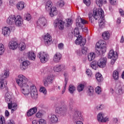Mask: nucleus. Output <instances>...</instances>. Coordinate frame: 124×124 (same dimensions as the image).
<instances>
[{
  "label": "nucleus",
  "mask_w": 124,
  "mask_h": 124,
  "mask_svg": "<svg viewBox=\"0 0 124 124\" xmlns=\"http://www.w3.org/2000/svg\"><path fill=\"white\" fill-rule=\"evenodd\" d=\"M67 82H68V78H65V85L64 86V88L66 90V86L67 85Z\"/></svg>",
  "instance_id": "obj_55"
},
{
  "label": "nucleus",
  "mask_w": 124,
  "mask_h": 124,
  "mask_svg": "<svg viewBox=\"0 0 124 124\" xmlns=\"http://www.w3.org/2000/svg\"><path fill=\"white\" fill-rule=\"evenodd\" d=\"M96 108L97 110H102V109H103V106L102 105H99Z\"/></svg>",
  "instance_id": "obj_53"
},
{
  "label": "nucleus",
  "mask_w": 124,
  "mask_h": 124,
  "mask_svg": "<svg viewBox=\"0 0 124 124\" xmlns=\"http://www.w3.org/2000/svg\"><path fill=\"white\" fill-rule=\"evenodd\" d=\"M98 11V12H100V16H99V17H100L99 19V26L101 29H102V28L104 27L105 23V19H104V12L102 9H99Z\"/></svg>",
  "instance_id": "obj_9"
},
{
  "label": "nucleus",
  "mask_w": 124,
  "mask_h": 124,
  "mask_svg": "<svg viewBox=\"0 0 124 124\" xmlns=\"http://www.w3.org/2000/svg\"><path fill=\"white\" fill-rule=\"evenodd\" d=\"M95 91L96 92V93H97V94H99L100 93H101V88L100 87L98 86L95 89Z\"/></svg>",
  "instance_id": "obj_48"
},
{
  "label": "nucleus",
  "mask_w": 124,
  "mask_h": 124,
  "mask_svg": "<svg viewBox=\"0 0 124 124\" xmlns=\"http://www.w3.org/2000/svg\"><path fill=\"white\" fill-rule=\"evenodd\" d=\"M80 28H81V29L83 31H85V32L88 31V28L87 27L83 28V26H81V27H80Z\"/></svg>",
  "instance_id": "obj_63"
},
{
  "label": "nucleus",
  "mask_w": 124,
  "mask_h": 124,
  "mask_svg": "<svg viewBox=\"0 0 124 124\" xmlns=\"http://www.w3.org/2000/svg\"><path fill=\"white\" fill-rule=\"evenodd\" d=\"M37 57L42 63H46L49 61V55L46 52H40L38 53Z\"/></svg>",
  "instance_id": "obj_7"
},
{
  "label": "nucleus",
  "mask_w": 124,
  "mask_h": 124,
  "mask_svg": "<svg viewBox=\"0 0 124 124\" xmlns=\"http://www.w3.org/2000/svg\"><path fill=\"white\" fill-rule=\"evenodd\" d=\"M15 23L16 27H21L23 24V18L20 16H15Z\"/></svg>",
  "instance_id": "obj_15"
},
{
  "label": "nucleus",
  "mask_w": 124,
  "mask_h": 124,
  "mask_svg": "<svg viewBox=\"0 0 124 124\" xmlns=\"http://www.w3.org/2000/svg\"><path fill=\"white\" fill-rule=\"evenodd\" d=\"M24 19L26 20V21H30L31 19V16L30 14H26L25 15Z\"/></svg>",
  "instance_id": "obj_43"
},
{
  "label": "nucleus",
  "mask_w": 124,
  "mask_h": 124,
  "mask_svg": "<svg viewBox=\"0 0 124 124\" xmlns=\"http://www.w3.org/2000/svg\"><path fill=\"white\" fill-rule=\"evenodd\" d=\"M83 2L87 6H90L91 5V0H83Z\"/></svg>",
  "instance_id": "obj_49"
},
{
  "label": "nucleus",
  "mask_w": 124,
  "mask_h": 124,
  "mask_svg": "<svg viewBox=\"0 0 124 124\" xmlns=\"http://www.w3.org/2000/svg\"><path fill=\"white\" fill-rule=\"evenodd\" d=\"M74 35L77 39L75 41V43L77 45H80V46H84L86 44V39H83L82 36L80 35V32L78 28H75L74 31Z\"/></svg>",
  "instance_id": "obj_4"
},
{
  "label": "nucleus",
  "mask_w": 124,
  "mask_h": 124,
  "mask_svg": "<svg viewBox=\"0 0 124 124\" xmlns=\"http://www.w3.org/2000/svg\"><path fill=\"white\" fill-rule=\"evenodd\" d=\"M50 122L52 124H56L58 122V117L55 115H52L50 118Z\"/></svg>",
  "instance_id": "obj_33"
},
{
  "label": "nucleus",
  "mask_w": 124,
  "mask_h": 124,
  "mask_svg": "<svg viewBox=\"0 0 124 124\" xmlns=\"http://www.w3.org/2000/svg\"><path fill=\"white\" fill-rule=\"evenodd\" d=\"M9 77V72L7 71H5L3 75L0 76V78L3 80H5L6 78H8Z\"/></svg>",
  "instance_id": "obj_31"
},
{
  "label": "nucleus",
  "mask_w": 124,
  "mask_h": 124,
  "mask_svg": "<svg viewBox=\"0 0 124 124\" xmlns=\"http://www.w3.org/2000/svg\"><path fill=\"white\" fill-rule=\"evenodd\" d=\"M43 82H44V84L45 87H48V85H49V82L48 81V80H46L45 78L43 80Z\"/></svg>",
  "instance_id": "obj_51"
},
{
  "label": "nucleus",
  "mask_w": 124,
  "mask_h": 124,
  "mask_svg": "<svg viewBox=\"0 0 124 124\" xmlns=\"http://www.w3.org/2000/svg\"><path fill=\"white\" fill-rule=\"evenodd\" d=\"M57 4L60 7H63L64 6V1L60 0L57 2Z\"/></svg>",
  "instance_id": "obj_42"
},
{
  "label": "nucleus",
  "mask_w": 124,
  "mask_h": 124,
  "mask_svg": "<svg viewBox=\"0 0 124 124\" xmlns=\"http://www.w3.org/2000/svg\"><path fill=\"white\" fill-rule=\"evenodd\" d=\"M39 124H47L46 123V121L44 119H40L39 121Z\"/></svg>",
  "instance_id": "obj_52"
},
{
  "label": "nucleus",
  "mask_w": 124,
  "mask_h": 124,
  "mask_svg": "<svg viewBox=\"0 0 124 124\" xmlns=\"http://www.w3.org/2000/svg\"><path fill=\"white\" fill-rule=\"evenodd\" d=\"M7 124H15V123H14V121H13L9 120L8 121Z\"/></svg>",
  "instance_id": "obj_64"
},
{
  "label": "nucleus",
  "mask_w": 124,
  "mask_h": 124,
  "mask_svg": "<svg viewBox=\"0 0 124 124\" xmlns=\"http://www.w3.org/2000/svg\"><path fill=\"white\" fill-rule=\"evenodd\" d=\"M6 85H7V81H6V80L0 78V90L4 89Z\"/></svg>",
  "instance_id": "obj_24"
},
{
  "label": "nucleus",
  "mask_w": 124,
  "mask_h": 124,
  "mask_svg": "<svg viewBox=\"0 0 124 124\" xmlns=\"http://www.w3.org/2000/svg\"><path fill=\"white\" fill-rule=\"evenodd\" d=\"M109 2L111 4H115L117 2V0H109Z\"/></svg>",
  "instance_id": "obj_61"
},
{
  "label": "nucleus",
  "mask_w": 124,
  "mask_h": 124,
  "mask_svg": "<svg viewBox=\"0 0 124 124\" xmlns=\"http://www.w3.org/2000/svg\"><path fill=\"white\" fill-rule=\"evenodd\" d=\"M15 15L10 16L7 19V23L8 25H13L15 23Z\"/></svg>",
  "instance_id": "obj_21"
},
{
  "label": "nucleus",
  "mask_w": 124,
  "mask_h": 124,
  "mask_svg": "<svg viewBox=\"0 0 124 124\" xmlns=\"http://www.w3.org/2000/svg\"><path fill=\"white\" fill-rule=\"evenodd\" d=\"M36 118H38V119H40L43 117V113L40 112V111L38 112L36 114Z\"/></svg>",
  "instance_id": "obj_46"
},
{
  "label": "nucleus",
  "mask_w": 124,
  "mask_h": 124,
  "mask_svg": "<svg viewBox=\"0 0 124 124\" xmlns=\"http://www.w3.org/2000/svg\"><path fill=\"white\" fill-rule=\"evenodd\" d=\"M30 62L28 61H24L20 65L21 70H25V69H27V68H28V65H30Z\"/></svg>",
  "instance_id": "obj_22"
},
{
  "label": "nucleus",
  "mask_w": 124,
  "mask_h": 124,
  "mask_svg": "<svg viewBox=\"0 0 124 124\" xmlns=\"http://www.w3.org/2000/svg\"><path fill=\"white\" fill-rule=\"evenodd\" d=\"M11 31L9 28L5 27L2 29V33L4 36H9Z\"/></svg>",
  "instance_id": "obj_19"
},
{
  "label": "nucleus",
  "mask_w": 124,
  "mask_h": 124,
  "mask_svg": "<svg viewBox=\"0 0 124 124\" xmlns=\"http://www.w3.org/2000/svg\"><path fill=\"white\" fill-rule=\"evenodd\" d=\"M69 106L70 107V109H72L73 107V101H70L69 103Z\"/></svg>",
  "instance_id": "obj_60"
},
{
  "label": "nucleus",
  "mask_w": 124,
  "mask_h": 124,
  "mask_svg": "<svg viewBox=\"0 0 124 124\" xmlns=\"http://www.w3.org/2000/svg\"><path fill=\"white\" fill-rule=\"evenodd\" d=\"M67 109L65 108V106H64L63 107L61 108V107H57L56 109V113H62V112H64V111H66Z\"/></svg>",
  "instance_id": "obj_28"
},
{
  "label": "nucleus",
  "mask_w": 124,
  "mask_h": 124,
  "mask_svg": "<svg viewBox=\"0 0 124 124\" xmlns=\"http://www.w3.org/2000/svg\"><path fill=\"white\" fill-rule=\"evenodd\" d=\"M8 46L9 49L11 50H16L18 47L20 51H23L26 49V45L24 42H21L18 45V43H17L16 41H11L9 43Z\"/></svg>",
  "instance_id": "obj_3"
},
{
  "label": "nucleus",
  "mask_w": 124,
  "mask_h": 124,
  "mask_svg": "<svg viewBox=\"0 0 124 124\" xmlns=\"http://www.w3.org/2000/svg\"><path fill=\"white\" fill-rule=\"evenodd\" d=\"M93 92H94V89L93 87L90 86L88 91V94L90 95V96L93 95Z\"/></svg>",
  "instance_id": "obj_35"
},
{
  "label": "nucleus",
  "mask_w": 124,
  "mask_h": 124,
  "mask_svg": "<svg viewBox=\"0 0 124 124\" xmlns=\"http://www.w3.org/2000/svg\"><path fill=\"white\" fill-rule=\"evenodd\" d=\"M124 87H121L119 86V93H123L124 92Z\"/></svg>",
  "instance_id": "obj_57"
},
{
  "label": "nucleus",
  "mask_w": 124,
  "mask_h": 124,
  "mask_svg": "<svg viewBox=\"0 0 124 124\" xmlns=\"http://www.w3.org/2000/svg\"><path fill=\"white\" fill-rule=\"evenodd\" d=\"M0 124H5V120H4V117L3 116L0 117Z\"/></svg>",
  "instance_id": "obj_50"
},
{
  "label": "nucleus",
  "mask_w": 124,
  "mask_h": 124,
  "mask_svg": "<svg viewBox=\"0 0 124 124\" xmlns=\"http://www.w3.org/2000/svg\"><path fill=\"white\" fill-rule=\"evenodd\" d=\"M40 93H43L44 94H46L47 93V90H46V88L44 87H41L40 89Z\"/></svg>",
  "instance_id": "obj_44"
},
{
  "label": "nucleus",
  "mask_w": 124,
  "mask_h": 124,
  "mask_svg": "<svg viewBox=\"0 0 124 124\" xmlns=\"http://www.w3.org/2000/svg\"><path fill=\"white\" fill-rule=\"evenodd\" d=\"M16 7L18 10H23L25 8V3L23 1L18 2L16 5Z\"/></svg>",
  "instance_id": "obj_26"
},
{
  "label": "nucleus",
  "mask_w": 124,
  "mask_h": 124,
  "mask_svg": "<svg viewBox=\"0 0 124 124\" xmlns=\"http://www.w3.org/2000/svg\"><path fill=\"white\" fill-rule=\"evenodd\" d=\"M119 13L120 14H121V16H122L123 17V16H124V11L123 9H119Z\"/></svg>",
  "instance_id": "obj_56"
},
{
  "label": "nucleus",
  "mask_w": 124,
  "mask_h": 124,
  "mask_svg": "<svg viewBox=\"0 0 124 124\" xmlns=\"http://www.w3.org/2000/svg\"><path fill=\"white\" fill-rule=\"evenodd\" d=\"M18 78V79H16V83L21 88V93L24 95L30 94L31 90L30 89V86L28 85V79L23 75H19Z\"/></svg>",
  "instance_id": "obj_1"
},
{
  "label": "nucleus",
  "mask_w": 124,
  "mask_h": 124,
  "mask_svg": "<svg viewBox=\"0 0 124 124\" xmlns=\"http://www.w3.org/2000/svg\"><path fill=\"white\" fill-rule=\"evenodd\" d=\"M86 74L88 75V76H91L92 75V71L90 69H88L86 70Z\"/></svg>",
  "instance_id": "obj_59"
},
{
  "label": "nucleus",
  "mask_w": 124,
  "mask_h": 124,
  "mask_svg": "<svg viewBox=\"0 0 124 124\" xmlns=\"http://www.w3.org/2000/svg\"><path fill=\"white\" fill-rule=\"evenodd\" d=\"M72 24V20L71 19H68L66 23V27H69L70 25Z\"/></svg>",
  "instance_id": "obj_47"
},
{
  "label": "nucleus",
  "mask_w": 124,
  "mask_h": 124,
  "mask_svg": "<svg viewBox=\"0 0 124 124\" xmlns=\"http://www.w3.org/2000/svg\"><path fill=\"white\" fill-rule=\"evenodd\" d=\"M102 37L105 40H108L110 37V33L108 31L104 32L102 34Z\"/></svg>",
  "instance_id": "obj_29"
},
{
  "label": "nucleus",
  "mask_w": 124,
  "mask_h": 124,
  "mask_svg": "<svg viewBox=\"0 0 124 124\" xmlns=\"http://www.w3.org/2000/svg\"><path fill=\"white\" fill-rule=\"evenodd\" d=\"M52 5L53 3H52V1H51V0L47 1L46 5V9L47 10H50V9L49 15L51 17H54V16H56V15L58 14V11L57 10V8H56V7H52ZM51 7L52 8H51Z\"/></svg>",
  "instance_id": "obj_6"
},
{
  "label": "nucleus",
  "mask_w": 124,
  "mask_h": 124,
  "mask_svg": "<svg viewBox=\"0 0 124 124\" xmlns=\"http://www.w3.org/2000/svg\"><path fill=\"white\" fill-rule=\"evenodd\" d=\"M58 48L60 50H62L63 48V44L62 43H60L58 45Z\"/></svg>",
  "instance_id": "obj_58"
},
{
  "label": "nucleus",
  "mask_w": 124,
  "mask_h": 124,
  "mask_svg": "<svg viewBox=\"0 0 124 124\" xmlns=\"http://www.w3.org/2000/svg\"><path fill=\"white\" fill-rule=\"evenodd\" d=\"M95 2L97 5L100 7L103 4V0H95Z\"/></svg>",
  "instance_id": "obj_41"
},
{
  "label": "nucleus",
  "mask_w": 124,
  "mask_h": 124,
  "mask_svg": "<svg viewBox=\"0 0 124 124\" xmlns=\"http://www.w3.org/2000/svg\"><path fill=\"white\" fill-rule=\"evenodd\" d=\"M108 57L109 59H111L112 60H117L118 59V55L115 54V51L113 49H111L109 51Z\"/></svg>",
  "instance_id": "obj_18"
},
{
  "label": "nucleus",
  "mask_w": 124,
  "mask_h": 124,
  "mask_svg": "<svg viewBox=\"0 0 124 124\" xmlns=\"http://www.w3.org/2000/svg\"><path fill=\"white\" fill-rule=\"evenodd\" d=\"M112 76L114 80H118L119 79V72L116 70L114 71Z\"/></svg>",
  "instance_id": "obj_36"
},
{
  "label": "nucleus",
  "mask_w": 124,
  "mask_h": 124,
  "mask_svg": "<svg viewBox=\"0 0 124 124\" xmlns=\"http://www.w3.org/2000/svg\"><path fill=\"white\" fill-rule=\"evenodd\" d=\"M81 52L82 54L86 55L87 54V52H88V47L86 46L82 47Z\"/></svg>",
  "instance_id": "obj_45"
},
{
  "label": "nucleus",
  "mask_w": 124,
  "mask_h": 124,
  "mask_svg": "<svg viewBox=\"0 0 124 124\" xmlns=\"http://www.w3.org/2000/svg\"><path fill=\"white\" fill-rule=\"evenodd\" d=\"M84 88H85V86L83 84H80L78 86L77 90L79 92H82L84 90Z\"/></svg>",
  "instance_id": "obj_40"
},
{
  "label": "nucleus",
  "mask_w": 124,
  "mask_h": 124,
  "mask_svg": "<svg viewBox=\"0 0 124 124\" xmlns=\"http://www.w3.org/2000/svg\"><path fill=\"white\" fill-rule=\"evenodd\" d=\"M47 23V20L45 17H40L37 22V25L40 27H45Z\"/></svg>",
  "instance_id": "obj_16"
},
{
  "label": "nucleus",
  "mask_w": 124,
  "mask_h": 124,
  "mask_svg": "<svg viewBox=\"0 0 124 124\" xmlns=\"http://www.w3.org/2000/svg\"><path fill=\"white\" fill-rule=\"evenodd\" d=\"M97 121L99 123H106L108 122V119L107 117H104V114L102 113H99L97 115Z\"/></svg>",
  "instance_id": "obj_14"
},
{
  "label": "nucleus",
  "mask_w": 124,
  "mask_h": 124,
  "mask_svg": "<svg viewBox=\"0 0 124 124\" xmlns=\"http://www.w3.org/2000/svg\"><path fill=\"white\" fill-rule=\"evenodd\" d=\"M5 100L8 103V108L11 110V113H13L17 110V104L12 103V96L9 93H6Z\"/></svg>",
  "instance_id": "obj_2"
},
{
  "label": "nucleus",
  "mask_w": 124,
  "mask_h": 124,
  "mask_svg": "<svg viewBox=\"0 0 124 124\" xmlns=\"http://www.w3.org/2000/svg\"><path fill=\"white\" fill-rule=\"evenodd\" d=\"M82 24H83V25H86V24H88V21L81 18V27H82Z\"/></svg>",
  "instance_id": "obj_54"
},
{
  "label": "nucleus",
  "mask_w": 124,
  "mask_h": 124,
  "mask_svg": "<svg viewBox=\"0 0 124 124\" xmlns=\"http://www.w3.org/2000/svg\"><path fill=\"white\" fill-rule=\"evenodd\" d=\"M4 51H5L4 45L2 44H0V55H2L4 53Z\"/></svg>",
  "instance_id": "obj_39"
},
{
  "label": "nucleus",
  "mask_w": 124,
  "mask_h": 124,
  "mask_svg": "<svg viewBox=\"0 0 124 124\" xmlns=\"http://www.w3.org/2000/svg\"><path fill=\"white\" fill-rule=\"evenodd\" d=\"M9 111H8V110H6L5 111V117H9Z\"/></svg>",
  "instance_id": "obj_62"
},
{
  "label": "nucleus",
  "mask_w": 124,
  "mask_h": 124,
  "mask_svg": "<svg viewBox=\"0 0 124 124\" xmlns=\"http://www.w3.org/2000/svg\"><path fill=\"white\" fill-rule=\"evenodd\" d=\"M106 62H107V58L102 57L97 62V65L101 68H103V67L106 66Z\"/></svg>",
  "instance_id": "obj_11"
},
{
  "label": "nucleus",
  "mask_w": 124,
  "mask_h": 124,
  "mask_svg": "<svg viewBox=\"0 0 124 124\" xmlns=\"http://www.w3.org/2000/svg\"><path fill=\"white\" fill-rule=\"evenodd\" d=\"M65 68L64 65H56L53 68V70L55 72H61L62 70H64Z\"/></svg>",
  "instance_id": "obj_20"
},
{
  "label": "nucleus",
  "mask_w": 124,
  "mask_h": 124,
  "mask_svg": "<svg viewBox=\"0 0 124 124\" xmlns=\"http://www.w3.org/2000/svg\"><path fill=\"white\" fill-rule=\"evenodd\" d=\"M37 112V108L36 107H34L32 108H31L27 112V116L28 117H31V116H32L34 114H35Z\"/></svg>",
  "instance_id": "obj_23"
},
{
  "label": "nucleus",
  "mask_w": 124,
  "mask_h": 124,
  "mask_svg": "<svg viewBox=\"0 0 124 124\" xmlns=\"http://www.w3.org/2000/svg\"><path fill=\"white\" fill-rule=\"evenodd\" d=\"M96 47L98 49H95L96 52L97 54H104L106 52V42L103 40H100L98 43L96 44Z\"/></svg>",
  "instance_id": "obj_5"
},
{
  "label": "nucleus",
  "mask_w": 124,
  "mask_h": 124,
  "mask_svg": "<svg viewBox=\"0 0 124 124\" xmlns=\"http://www.w3.org/2000/svg\"><path fill=\"white\" fill-rule=\"evenodd\" d=\"M91 66L93 69L95 70L96 69V66H97V62L96 61H93L91 63Z\"/></svg>",
  "instance_id": "obj_38"
},
{
  "label": "nucleus",
  "mask_w": 124,
  "mask_h": 124,
  "mask_svg": "<svg viewBox=\"0 0 124 124\" xmlns=\"http://www.w3.org/2000/svg\"><path fill=\"white\" fill-rule=\"evenodd\" d=\"M99 9L93 10V15H89V18L91 23H93L95 20H97L98 18H99V16H100V12H99Z\"/></svg>",
  "instance_id": "obj_8"
},
{
  "label": "nucleus",
  "mask_w": 124,
  "mask_h": 124,
  "mask_svg": "<svg viewBox=\"0 0 124 124\" xmlns=\"http://www.w3.org/2000/svg\"><path fill=\"white\" fill-rule=\"evenodd\" d=\"M31 95L32 98H35L37 97L38 93L37 89H36V87L35 85H32L31 86Z\"/></svg>",
  "instance_id": "obj_12"
},
{
  "label": "nucleus",
  "mask_w": 124,
  "mask_h": 124,
  "mask_svg": "<svg viewBox=\"0 0 124 124\" xmlns=\"http://www.w3.org/2000/svg\"><path fill=\"white\" fill-rule=\"evenodd\" d=\"M45 79L48 82L49 84H52L53 80H54V76L53 75H48Z\"/></svg>",
  "instance_id": "obj_27"
},
{
  "label": "nucleus",
  "mask_w": 124,
  "mask_h": 124,
  "mask_svg": "<svg viewBox=\"0 0 124 124\" xmlns=\"http://www.w3.org/2000/svg\"><path fill=\"white\" fill-rule=\"evenodd\" d=\"M27 56L29 60H31V61H34L36 57L35 56V54H34V52H33L32 51H30L29 52H28Z\"/></svg>",
  "instance_id": "obj_25"
},
{
  "label": "nucleus",
  "mask_w": 124,
  "mask_h": 124,
  "mask_svg": "<svg viewBox=\"0 0 124 124\" xmlns=\"http://www.w3.org/2000/svg\"><path fill=\"white\" fill-rule=\"evenodd\" d=\"M95 58V54L93 52H91L88 55V61L89 62H92V61H93V60H94V58Z\"/></svg>",
  "instance_id": "obj_30"
},
{
  "label": "nucleus",
  "mask_w": 124,
  "mask_h": 124,
  "mask_svg": "<svg viewBox=\"0 0 124 124\" xmlns=\"http://www.w3.org/2000/svg\"><path fill=\"white\" fill-rule=\"evenodd\" d=\"M44 40L46 45H51L52 43V36L49 33H47L44 37Z\"/></svg>",
  "instance_id": "obj_13"
},
{
  "label": "nucleus",
  "mask_w": 124,
  "mask_h": 124,
  "mask_svg": "<svg viewBox=\"0 0 124 124\" xmlns=\"http://www.w3.org/2000/svg\"><path fill=\"white\" fill-rule=\"evenodd\" d=\"M62 56L60 53H56L53 56V61L54 62H60L62 60Z\"/></svg>",
  "instance_id": "obj_17"
},
{
  "label": "nucleus",
  "mask_w": 124,
  "mask_h": 124,
  "mask_svg": "<svg viewBox=\"0 0 124 124\" xmlns=\"http://www.w3.org/2000/svg\"><path fill=\"white\" fill-rule=\"evenodd\" d=\"M81 21H82V18H78L76 19V25L77 27L78 28H80L81 27Z\"/></svg>",
  "instance_id": "obj_37"
},
{
  "label": "nucleus",
  "mask_w": 124,
  "mask_h": 124,
  "mask_svg": "<svg viewBox=\"0 0 124 124\" xmlns=\"http://www.w3.org/2000/svg\"><path fill=\"white\" fill-rule=\"evenodd\" d=\"M95 77L98 82H102L103 81V78L101 74L97 73L95 75Z\"/></svg>",
  "instance_id": "obj_32"
},
{
  "label": "nucleus",
  "mask_w": 124,
  "mask_h": 124,
  "mask_svg": "<svg viewBox=\"0 0 124 124\" xmlns=\"http://www.w3.org/2000/svg\"><path fill=\"white\" fill-rule=\"evenodd\" d=\"M69 92L71 93H73L76 91V88L72 84H70L69 86Z\"/></svg>",
  "instance_id": "obj_34"
},
{
  "label": "nucleus",
  "mask_w": 124,
  "mask_h": 124,
  "mask_svg": "<svg viewBox=\"0 0 124 124\" xmlns=\"http://www.w3.org/2000/svg\"><path fill=\"white\" fill-rule=\"evenodd\" d=\"M54 26L55 27H58L59 30L62 31L64 29V22L62 20H59V19H56L54 22Z\"/></svg>",
  "instance_id": "obj_10"
}]
</instances>
